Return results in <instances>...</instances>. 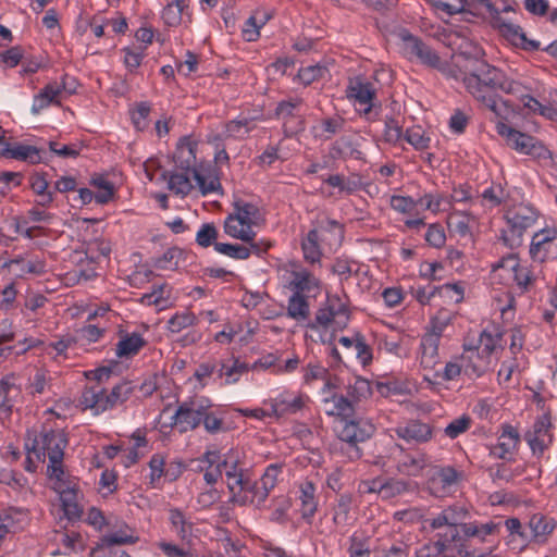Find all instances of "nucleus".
Wrapping results in <instances>:
<instances>
[{"mask_svg":"<svg viewBox=\"0 0 557 557\" xmlns=\"http://www.w3.org/2000/svg\"><path fill=\"white\" fill-rule=\"evenodd\" d=\"M67 440L62 431L46 430L36 433L27 431L24 448L26 459L24 469L28 472L36 471L37 465L44 462L46 457L49 459L48 474L51 479L60 480L63 472L64 449Z\"/></svg>","mask_w":557,"mask_h":557,"instance_id":"1","label":"nucleus"},{"mask_svg":"<svg viewBox=\"0 0 557 557\" xmlns=\"http://www.w3.org/2000/svg\"><path fill=\"white\" fill-rule=\"evenodd\" d=\"M264 218L261 209L245 200L234 203V210L227 215L224 222L225 233L236 239L250 244L256 256L265 253L272 244L267 239L256 240L255 227L263 224Z\"/></svg>","mask_w":557,"mask_h":557,"instance_id":"2","label":"nucleus"},{"mask_svg":"<svg viewBox=\"0 0 557 557\" xmlns=\"http://www.w3.org/2000/svg\"><path fill=\"white\" fill-rule=\"evenodd\" d=\"M468 511L462 506H450L442 510L436 517L428 519L433 530L445 529L442 535L448 536L450 542L467 544L468 541L479 536L484 540L487 534V525L479 529L476 525L466 523Z\"/></svg>","mask_w":557,"mask_h":557,"instance_id":"3","label":"nucleus"},{"mask_svg":"<svg viewBox=\"0 0 557 557\" xmlns=\"http://www.w3.org/2000/svg\"><path fill=\"white\" fill-rule=\"evenodd\" d=\"M539 215V211L531 205L519 203L509 208L504 214L509 228L502 230L499 242L513 250L521 245L523 233L535 224Z\"/></svg>","mask_w":557,"mask_h":557,"instance_id":"4","label":"nucleus"},{"mask_svg":"<svg viewBox=\"0 0 557 557\" xmlns=\"http://www.w3.org/2000/svg\"><path fill=\"white\" fill-rule=\"evenodd\" d=\"M497 134L503 138L505 145L521 154L530 156L539 161L552 158L549 149L537 138L518 131L513 125L497 123Z\"/></svg>","mask_w":557,"mask_h":557,"instance_id":"5","label":"nucleus"},{"mask_svg":"<svg viewBox=\"0 0 557 557\" xmlns=\"http://www.w3.org/2000/svg\"><path fill=\"white\" fill-rule=\"evenodd\" d=\"M347 297L338 294L327 295L325 304L317 311L313 321L308 323L311 330L332 329L341 331L345 329L349 321Z\"/></svg>","mask_w":557,"mask_h":557,"instance_id":"6","label":"nucleus"},{"mask_svg":"<svg viewBox=\"0 0 557 557\" xmlns=\"http://www.w3.org/2000/svg\"><path fill=\"white\" fill-rule=\"evenodd\" d=\"M327 233L332 234V244L341 245L344 234L342 225L334 220L321 223L318 227L309 231L301 240L304 258L307 262L314 264L320 261L322 256L320 240H325Z\"/></svg>","mask_w":557,"mask_h":557,"instance_id":"7","label":"nucleus"},{"mask_svg":"<svg viewBox=\"0 0 557 557\" xmlns=\"http://www.w3.org/2000/svg\"><path fill=\"white\" fill-rule=\"evenodd\" d=\"M212 407L211 400L207 397H191L178 405L172 423L181 433L191 431L200 425L206 410Z\"/></svg>","mask_w":557,"mask_h":557,"instance_id":"8","label":"nucleus"},{"mask_svg":"<svg viewBox=\"0 0 557 557\" xmlns=\"http://www.w3.org/2000/svg\"><path fill=\"white\" fill-rule=\"evenodd\" d=\"M484 52L481 58H465L463 84L467 91L483 106L486 104L487 96V62L484 60Z\"/></svg>","mask_w":557,"mask_h":557,"instance_id":"9","label":"nucleus"},{"mask_svg":"<svg viewBox=\"0 0 557 557\" xmlns=\"http://www.w3.org/2000/svg\"><path fill=\"white\" fill-rule=\"evenodd\" d=\"M490 26L498 32L507 41L516 47L522 48L528 51H534L540 48V42L528 39L524 32L519 25L507 23L500 16L498 10L493 3L490 2Z\"/></svg>","mask_w":557,"mask_h":557,"instance_id":"10","label":"nucleus"},{"mask_svg":"<svg viewBox=\"0 0 557 557\" xmlns=\"http://www.w3.org/2000/svg\"><path fill=\"white\" fill-rule=\"evenodd\" d=\"M552 426L550 414L546 412L539 417L524 433L523 438L532 450L533 456L541 458L553 444Z\"/></svg>","mask_w":557,"mask_h":557,"instance_id":"11","label":"nucleus"},{"mask_svg":"<svg viewBox=\"0 0 557 557\" xmlns=\"http://www.w3.org/2000/svg\"><path fill=\"white\" fill-rule=\"evenodd\" d=\"M487 336V331L482 330L476 339H467L463 344L465 352L460 360L466 363L465 371L476 376L482 375L487 368V344H483V338Z\"/></svg>","mask_w":557,"mask_h":557,"instance_id":"12","label":"nucleus"},{"mask_svg":"<svg viewBox=\"0 0 557 557\" xmlns=\"http://www.w3.org/2000/svg\"><path fill=\"white\" fill-rule=\"evenodd\" d=\"M467 544L450 542L448 536L438 533L436 541L422 544L416 550V557H468Z\"/></svg>","mask_w":557,"mask_h":557,"instance_id":"13","label":"nucleus"},{"mask_svg":"<svg viewBox=\"0 0 557 557\" xmlns=\"http://www.w3.org/2000/svg\"><path fill=\"white\" fill-rule=\"evenodd\" d=\"M399 36L403 41V52L408 59H417L420 63L433 69L440 65L438 54L420 38L406 30L401 32Z\"/></svg>","mask_w":557,"mask_h":557,"instance_id":"14","label":"nucleus"},{"mask_svg":"<svg viewBox=\"0 0 557 557\" xmlns=\"http://www.w3.org/2000/svg\"><path fill=\"white\" fill-rule=\"evenodd\" d=\"M530 256L534 261L544 262L557 258V230L544 228L535 233L530 246Z\"/></svg>","mask_w":557,"mask_h":557,"instance_id":"15","label":"nucleus"},{"mask_svg":"<svg viewBox=\"0 0 557 557\" xmlns=\"http://www.w3.org/2000/svg\"><path fill=\"white\" fill-rule=\"evenodd\" d=\"M245 455L238 449H230L223 455L222 460V474L225 473L228 483L227 487L231 492L237 488L239 483L249 475L248 470L245 468Z\"/></svg>","mask_w":557,"mask_h":557,"instance_id":"16","label":"nucleus"},{"mask_svg":"<svg viewBox=\"0 0 557 557\" xmlns=\"http://www.w3.org/2000/svg\"><path fill=\"white\" fill-rule=\"evenodd\" d=\"M232 493V502L240 506H261L269 496V492L261 485L260 481H252L248 475L243 483Z\"/></svg>","mask_w":557,"mask_h":557,"instance_id":"17","label":"nucleus"},{"mask_svg":"<svg viewBox=\"0 0 557 557\" xmlns=\"http://www.w3.org/2000/svg\"><path fill=\"white\" fill-rule=\"evenodd\" d=\"M461 473L451 467H433L429 479V490L436 497H444L457 486Z\"/></svg>","mask_w":557,"mask_h":557,"instance_id":"18","label":"nucleus"},{"mask_svg":"<svg viewBox=\"0 0 557 557\" xmlns=\"http://www.w3.org/2000/svg\"><path fill=\"white\" fill-rule=\"evenodd\" d=\"M308 400V396L301 393L284 391L269 400L272 417L281 418L297 413L302 410Z\"/></svg>","mask_w":557,"mask_h":557,"instance_id":"19","label":"nucleus"},{"mask_svg":"<svg viewBox=\"0 0 557 557\" xmlns=\"http://www.w3.org/2000/svg\"><path fill=\"white\" fill-rule=\"evenodd\" d=\"M347 97L354 101L358 111L368 114L373 107L375 88L372 83L357 77L349 82Z\"/></svg>","mask_w":557,"mask_h":557,"instance_id":"20","label":"nucleus"},{"mask_svg":"<svg viewBox=\"0 0 557 557\" xmlns=\"http://www.w3.org/2000/svg\"><path fill=\"white\" fill-rule=\"evenodd\" d=\"M54 490L59 494L62 509L66 518L69 520L79 519L83 508L79 504V491L76 484L65 483L62 481V476H60V480H57L54 483Z\"/></svg>","mask_w":557,"mask_h":557,"instance_id":"21","label":"nucleus"},{"mask_svg":"<svg viewBox=\"0 0 557 557\" xmlns=\"http://www.w3.org/2000/svg\"><path fill=\"white\" fill-rule=\"evenodd\" d=\"M375 432V426L369 419L356 418L344 420L343 426L338 432L342 441L356 445L357 443L369 440Z\"/></svg>","mask_w":557,"mask_h":557,"instance_id":"22","label":"nucleus"},{"mask_svg":"<svg viewBox=\"0 0 557 557\" xmlns=\"http://www.w3.org/2000/svg\"><path fill=\"white\" fill-rule=\"evenodd\" d=\"M414 298L421 305L430 304L435 296L449 298L454 302H460L463 298V289L457 284H444L442 286L426 285L412 288Z\"/></svg>","mask_w":557,"mask_h":557,"instance_id":"23","label":"nucleus"},{"mask_svg":"<svg viewBox=\"0 0 557 557\" xmlns=\"http://www.w3.org/2000/svg\"><path fill=\"white\" fill-rule=\"evenodd\" d=\"M334 388L335 384L332 381L327 380L322 391L324 395L322 398L323 411L327 416H338L346 418L354 410L351 401L342 394L332 393Z\"/></svg>","mask_w":557,"mask_h":557,"instance_id":"24","label":"nucleus"},{"mask_svg":"<svg viewBox=\"0 0 557 557\" xmlns=\"http://www.w3.org/2000/svg\"><path fill=\"white\" fill-rule=\"evenodd\" d=\"M519 265L518 255L512 250L491 264L490 284L508 285Z\"/></svg>","mask_w":557,"mask_h":557,"instance_id":"25","label":"nucleus"},{"mask_svg":"<svg viewBox=\"0 0 557 557\" xmlns=\"http://www.w3.org/2000/svg\"><path fill=\"white\" fill-rule=\"evenodd\" d=\"M520 438V433L516 428L510 424H503L498 443L490 447V455H494L500 459L511 460L512 455L518 448Z\"/></svg>","mask_w":557,"mask_h":557,"instance_id":"26","label":"nucleus"},{"mask_svg":"<svg viewBox=\"0 0 557 557\" xmlns=\"http://www.w3.org/2000/svg\"><path fill=\"white\" fill-rule=\"evenodd\" d=\"M44 150L32 145L14 143L9 144L5 141L4 145L0 146V156L25 161L30 164H37L42 161Z\"/></svg>","mask_w":557,"mask_h":557,"instance_id":"27","label":"nucleus"},{"mask_svg":"<svg viewBox=\"0 0 557 557\" xmlns=\"http://www.w3.org/2000/svg\"><path fill=\"white\" fill-rule=\"evenodd\" d=\"M447 226L450 234L463 239H471L478 228L475 216L460 210L451 211L447 216Z\"/></svg>","mask_w":557,"mask_h":557,"instance_id":"28","label":"nucleus"},{"mask_svg":"<svg viewBox=\"0 0 557 557\" xmlns=\"http://www.w3.org/2000/svg\"><path fill=\"white\" fill-rule=\"evenodd\" d=\"M287 269L290 272L289 288L294 293L302 294L319 288V280L296 262H289Z\"/></svg>","mask_w":557,"mask_h":557,"instance_id":"29","label":"nucleus"},{"mask_svg":"<svg viewBox=\"0 0 557 557\" xmlns=\"http://www.w3.org/2000/svg\"><path fill=\"white\" fill-rule=\"evenodd\" d=\"M394 434L407 443H424L431 440L432 429L428 423L411 420L392 429Z\"/></svg>","mask_w":557,"mask_h":557,"instance_id":"30","label":"nucleus"},{"mask_svg":"<svg viewBox=\"0 0 557 557\" xmlns=\"http://www.w3.org/2000/svg\"><path fill=\"white\" fill-rule=\"evenodd\" d=\"M108 394L101 384H95L84 388L79 398V405L84 410L91 409L96 414L109 410Z\"/></svg>","mask_w":557,"mask_h":557,"instance_id":"31","label":"nucleus"},{"mask_svg":"<svg viewBox=\"0 0 557 557\" xmlns=\"http://www.w3.org/2000/svg\"><path fill=\"white\" fill-rule=\"evenodd\" d=\"M298 500L302 519L311 523L318 509L317 487L311 481H302L298 486Z\"/></svg>","mask_w":557,"mask_h":557,"instance_id":"32","label":"nucleus"},{"mask_svg":"<svg viewBox=\"0 0 557 557\" xmlns=\"http://www.w3.org/2000/svg\"><path fill=\"white\" fill-rule=\"evenodd\" d=\"M441 338L437 334H425L420 343V364L424 369L433 370L440 362L438 345Z\"/></svg>","mask_w":557,"mask_h":557,"instance_id":"33","label":"nucleus"},{"mask_svg":"<svg viewBox=\"0 0 557 557\" xmlns=\"http://www.w3.org/2000/svg\"><path fill=\"white\" fill-rule=\"evenodd\" d=\"M20 395V388L14 375H8L0 381V419L8 418L13 408L15 398Z\"/></svg>","mask_w":557,"mask_h":557,"instance_id":"34","label":"nucleus"},{"mask_svg":"<svg viewBox=\"0 0 557 557\" xmlns=\"http://www.w3.org/2000/svg\"><path fill=\"white\" fill-rule=\"evenodd\" d=\"M196 143L191 141L189 138H182L177 146L173 156L174 163L177 168L183 171H194L195 162H196Z\"/></svg>","mask_w":557,"mask_h":557,"instance_id":"35","label":"nucleus"},{"mask_svg":"<svg viewBox=\"0 0 557 557\" xmlns=\"http://www.w3.org/2000/svg\"><path fill=\"white\" fill-rule=\"evenodd\" d=\"M256 128L255 119L240 117L227 122L224 126V133L214 135L211 140H221L222 138L244 139Z\"/></svg>","mask_w":557,"mask_h":557,"instance_id":"36","label":"nucleus"},{"mask_svg":"<svg viewBox=\"0 0 557 557\" xmlns=\"http://www.w3.org/2000/svg\"><path fill=\"white\" fill-rule=\"evenodd\" d=\"M66 88L65 83L63 85L54 82L48 84L34 99L32 111L39 113L42 109L47 108L50 103H59V96Z\"/></svg>","mask_w":557,"mask_h":557,"instance_id":"37","label":"nucleus"},{"mask_svg":"<svg viewBox=\"0 0 557 557\" xmlns=\"http://www.w3.org/2000/svg\"><path fill=\"white\" fill-rule=\"evenodd\" d=\"M162 178L168 182L169 189L178 196H186L193 189V184L186 171L183 173H162Z\"/></svg>","mask_w":557,"mask_h":557,"instance_id":"38","label":"nucleus"},{"mask_svg":"<svg viewBox=\"0 0 557 557\" xmlns=\"http://www.w3.org/2000/svg\"><path fill=\"white\" fill-rule=\"evenodd\" d=\"M287 315L296 321H306L310 315V306L307 298L294 293L288 299Z\"/></svg>","mask_w":557,"mask_h":557,"instance_id":"39","label":"nucleus"},{"mask_svg":"<svg viewBox=\"0 0 557 557\" xmlns=\"http://www.w3.org/2000/svg\"><path fill=\"white\" fill-rule=\"evenodd\" d=\"M515 86L516 83L504 71L490 65V90L508 95L515 91Z\"/></svg>","mask_w":557,"mask_h":557,"instance_id":"40","label":"nucleus"},{"mask_svg":"<svg viewBox=\"0 0 557 557\" xmlns=\"http://www.w3.org/2000/svg\"><path fill=\"white\" fill-rule=\"evenodd\" d=\"M138 537L134 534V531L124 525L119 530L111 531L103 535L100 541L103 542L104 547H109L110 545L123 546L126 544L136 543Z\"/></svg>","mask_w":557,"mask_h":557,"instance_id":"41","label":"nucleus"},{"mask_svg":"<svg viewBox=\"0 0 557 557\" xmlns=\"http://www.w3.org/2000/svg\"><path fill=\"white\" fill-rule=\"evenodd\" d=\"M490 111H492L496 117L497 123H506L509 125H513L512 120L517 117V112L513 107L509 103L508 100H503L502 98H490Z\"/></svg>","mask_w":557,"mask_h":557,"instance_id":"42","label":"nucleus"},{"mask_svg":"<svg viewBox=\"0 0 557 557\" xmlns=\"http://www.w3.org/2000/svg\"><path fill=\"white\" fill-rule=\"evenodd\" d=\"M170 521L175 533L183 541L188 540L190 537L194 524L191 520L188 517H186V515L182 510L177 508L171 509Z\"/></svg>","mask_w":557,"mask_h":557,"instance_id":"43","label":"nucleus"},{"mask_svg":"<svg viewBox=\"0 0 557 557\" xmlns=\"http://www.w3.org/2000/svg\"><path fill=\"white\" fill-rule=\"evenodd\" d=\"M189 0H174L162 11V20L168 26H177L183 21L185 9L188 8Z\"/></svg>","mask_w":557,"mask_h":557,"instance_id":"44","label":"nucleus"},{"mask_svg":"<svg viewBox=\"0 0 557 557\" xmlns=\"http://www.w3.org/2000/svg\"><path fill=\"white\" fill-rule=\"evenodd\" d=\"M145 345V341L138 333H132L123 337L116 345V355L119 357H131L136 355Z\"/></svg>","mask_w":557,"mask_h":557,"instance_id":"45","label":"nucleus"},{"mask_svg":"<svg viewBox=\"0 0 557 557\" xmlns=\"http://www.w3.org/2000/svg\"><path fill=\"white\" fill-rule=\"evenodd\" d=\"M428 466V460L423 455L406 456L397 466L400 473L411 476L419 475Z\"/></svg>","mask_w":557,"mask_h":557,"instance_id":"46","label":"nucleus"},{"mask_svg":"<svg viewBox=\"0 0 557 557\" xmlns=\"http://www.w3.org/2000/svg\"><path fill=\"white\" fill-rule=\"evenodd\" d=\"M214 250L221 255L227 256L230 258L236 260H246L250 257L251 253L255 255L252 247H246L239 244H224L216 243L214 244Z\"/></svg>","mask_w":557,"mask_h":557,"instance_id":"47","label":"nucleus"},{"mask_svg":"<svg viewBox=\"0 0 557 557\" xmlns=\"http://www.w3.org/2000/svg\"><path fill=\"white\" fill-rule=\"evenodd\" d=\"M371 395V385L370 382L366 379L356 377L352 382H350L347 386V395L346 397L354 403H359L362 399L368 398Z\"/></svg>","mask_w":557,"mask_h":557,"instance_id":"48","label":"nucleus"},{"mask_svg":"<svg viewBox=\"0 0 557 557\" xmlns=\"http://www.w3.org/2000/svg\"><path fill=\"white\" fill-rule=\"evenodd\" d=\"M134 385L132 382L123 381L116 384L110 394H108L109 410L124 404L133 394Z\"/></svg>","mask_w":557,"mask_h":557,"instance_id":"49","label":"nucleus"},{"mask_svg":"<svg viewBox=\"0 0 557 557\" xmlns=\"http://www.w3.org/2000/svg\"><path fill=\"white\" fill-rule=\"evenodd\" d=\"M193 174L202 195L219 190L220 182L213 173L194 169Z\"/></svg>","mask_w":557,"mask_h":557,"instance_id":"50","label":"nucleus"},{"mask_svg":"<svg viewBox=\"0 0 557 557\" xmlns=\"http://www.w3.org/2000/svg\"><path fill=\"white\" fill-rule=\"evenodd\" d=\"M91 185L97 188V193L95 194V200L98 203L104 205L108 203L114 196V186L102 175H97L92 177Z\"/></svg>","mask_w":557,"mask_h":557,"instance_id":"51","label":"nucleus"},{"mask_svg":"<svg viewBox=\"0 0 557 557\" xmlns=\"http://www.w3.org/2000/svg\"><path fill=\"white\" fill-rule=\"evenodd\" d=\"M247 366L238 360L233 361L232 364L223 363L220 368L219 375L225 379V384L237 383L240 376L247 372Z\"/></svg>","mask_w":557,"mask_h":557,"instance_id":"52","label":"nucleus"},{"mask_svg":"<svg viewBox=\"0 0 557 557\" xmlns=\"http://www.w3.org/2000/svg\"><path fill=\"white\" fill-rule=\"evenodd\" d=\"M351 498L348 495H341L333 509V524L345 525L349 519Z\"/></svg>","mask_w":557,"mask_h":557,"instance_id":"53","label":"nucleus"},{"mask_svg":"<svg viewBox=\"0 0 557 557\" xmlns=\"http://www.w3.org/2000/svg\"><path fill=\"white\" fill-rule=\"evenodd\" d=\"M529 528L533 537L546 536L554 530V523L541 513H535L529 521Z\"/></svg>","mask_w":557,"mask_h":557,"instance_id":"54","label":"nucleus"},{"mask_svg":"<svg viewBox=\"0 0 557 557\" xmlns=\"http://www.w3.org/2000/svg\"><path fill=\"white\" fill-rule=\"evenodd\" d=\"M197 323V317L190 311H184L174 314L168 321V330L172 333H180L184 329L195 325Z\"/></svg>","mask_w":557,"mask_h":557,"instance_id":"55","label":"nucleus"},{"mask_svg":"<svg viewBox=\"0 0 557 557\" xmlns=\"http://www.w3.org/2000/svg\"><path fill=\"white\" fill-rule=\"evenodd\" d=\"M170 290L168 285H160L154 288L151 293L143 295L140 301L144 305H154L159 308H164L168 304Z\"/></svg>","mask_w":557,"mask_h":557,"instance_id":"56","label":"nucleus"},{"mask_svg":"<svg viewBox=\"0 0 557 557\" xmlns=\"http://www.w3.org/2000/svg\"><path fill=\"white\" fill-rule=\"evenodd\" d=\"M405 139L417 150H424L429 148L430 145V138L425 136V132L421 126L408 128L405 134Z\"/></svg>","mask_w":557,"mask_h":557,"instance_id":"57","label":"nucleus"},{"mask_svg":"<svg viewBox=\"0 0 557 557\" xmlns=\"http://www.w3.org/2000/svg\"><path fill=\"white\" fill-rule=\"evenodd\" d=\"M409 491V483L405 480L388 478L385 480L383 499L388 500Z\"/></svg>","mask_w":557,"mask_h":557,"instance_id":"58","label":"nucleus"},{"mask_svg":"<svg viewBox=\"0 0 557 557\" xmlns=\"http://www.w3.org/2000/svg\"><path fill=\"white\" fill-rule=\"evenodd\" d=\"M218 234V228L213 223H203L196 234V243L202 248L214 246Z\"/></svg>","mask_w":557,"mask_h":557,"instance_id":"59","label":"nucleus"},{"mask_svg":"<svg viewBox=\"0 0 557 557\" xmlns=\"http://www.w3.org/2000/svg\"><path fill=\"white\" fill-rule=\"evenodd\" d=\"M327 73L329 71L324 65L314 64L301 67L298 72V77L304 84L309 85L314 81L324 78Z\"/></svg>","mask_w":557,"mask_h":557,"instance_id":"60","label":"nucleus"},{"mask_svg":"<svg viewBox=\"0 0 557 557\" xmlns=\"http://www.w3.org/2000/svg\"><path fill=\"white\" fill-rule=\"evenodd\" d=\"M5 267H8L10 271L20 275L24 273H40L44 269V265L41 263L24 259L11 260L8 263H5Z\"/></svg>","mask_w":557,"mask_h":557,"instance_id":"61","label":"nucleus"},{"mask_svg":"<svg viewBox=\"0 0 557 557\" xmlns=\"http://www.w3.org/2000/svg\"><path fill=\"white\" fill-rule=\"evenodd\" d=\"M471 425V418L469 416L462 414L453 421H450L447 426L444 429V434L454 440L457 438L460 434L465 433Z\"/></svg>","mask_w":557,"mask_h":557,"instance_id":"62","label":"nucleus"},{"mask_svg":"<svg viewBox=\"0 0 557 557\" xmlns=\"http://www.w3.org/2000/svg\"><path fill=\"white\" fill-rule=\"evenodd\" d=\"M17 288L14 282L9 283L3 288H0V311L9 312L15 308Z\"/></svg>","mask_w":557,"mask_h":557,"instance_id":"63","label":"nucleus"},{"mask_svg":"<svg viewBox=\"0 0 557 557\" xmlns=\"http://www.w3.org/2000/svg\"><path fill=\"white\" fill-rule=\"evenodd\" d=\"M302 103L300 98H290L280 102L275 109V114L283 120L296 116Z\"/></svg>","mask_w":557,"mask_h":557,"instance_id":"64","label":"nucleus"}]
</instances>
